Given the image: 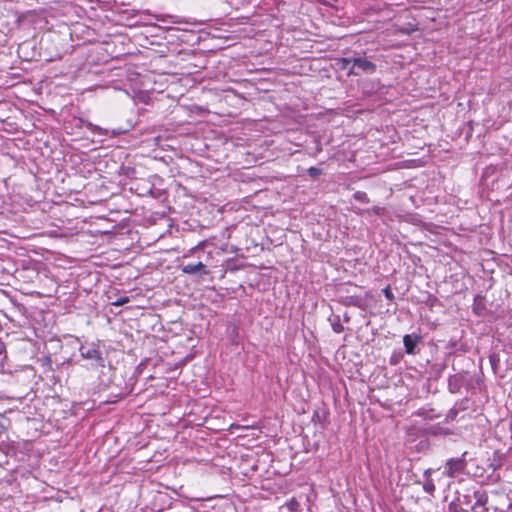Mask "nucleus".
<instances>
[{
  "label": "nucleus",
  "mask_w": 512,
  "mask_h": 512,
  "mask_svg": "<svg viewBox=\"0 0 512 512\" xmlns=\"http://www.w3.org/2000/svg\"><path fill=\"white\" fill-rule=\"evenodd\" d=\"M500 512H512V503L508 505V511H500Z\"/></svg>",
  "instance_id": "nucleus-28"
},
{
  "label": "nucleus",
  "mask_w": 512,
  "mask_h": 512,
  "mask_svg": "<svg viewBox=\"0 0 512 512\" xmlns=\"http://www.w3.org/2000/svg\"><path fill=\"white\" fill-rule=\"evenodd\" d=\"M383 293L385 295V297L389 300H392L394 298V295L390 289V287H386L383 289Z\"/></svg>",
  "instance_id": "nucleus-21"
},
{
  "label": "nucleus",
  "mask_w": 512,
  "mask_h": 512,
  "mask_svg": "<svg viewBox=\"0 0 512 512\" xmlns=\"http://www.w3.org/2000/svg\"><path fill=\"white\" fill-rule=\"evenodd\" d=\"M366 212L369 214L373 213L375 215L381 216L385 213V208L380 206H373L372 208L367 209Z\"/></svg>",
  "instance_id": "nucleus-19"
},
{
  "label": "nucleus",
  "mask_w": 512,
  "mask_h": 512,
  "mask_svg": "<svg viewBox=\"0 0 512 512\" xmlns=\"http://www.w3.org/2000/svg\"><path fill=\"white\" fill-rule=\"evenodd\" d=\"M128 302V298L127 297H123V298H120L118 299L117 301H115L113 304L116 305V306H121L125 303Z\"/></svg>",
  "instance_id": "nucleus-22"
},
{
  "label": "nucleus",
  "mask_w": 512,
  "mask_h": 512,
  "mask_svg": "<svg viewBox=\"0 0 512 512\" xmlns=\"http://www.w3.org/2000/svg\"><path fill=\"white\" fill-rule=\"evenodd\" d=\"M86 127L90 129L94 134L100 136H106L109 134L108 129L101 128L100 126L94 125L91 122H86Z\"/></svg>",
  "instance_id": "nucleus-12"
},
{
  "label": "nucleus",
  "mask_w": 512,
  "mask_h": 512,
  "mask_svg": "<svg viewBox=\"0 0 512 512\" xmlns=\"http://www.w3.org/2000/svg\"><path fill=\"white\" fill-rule=\"evenodd\" d=\"M377 70V65L370 61L365 55L355 54L352 59L351 70L348 71V76H360L363 74H374Z\"/></svg>",
  "instance_id": "nucleus-1"
},
{
  "label": "nucleus",
  "mask_w": 512,
  "mask_h": 512,
  "mask_svg": "<svg viewBox=\"0 0 512 512\" xmlns=\"http://www.w3.org/2000/svg\"><path fill=\"white\" fill-rule=\"evenodd\" d=\"M448 512H470L468 508L460 505L454 499L448 504Z\"/></svg>",
  "instance_id": "nucleus-13"
},
{
  "label": "nucleus",
  "mask_w": 512,
  "mask_h": 512,
  "mask_svg": "<svg viewBox=\"0 0 512 512\" xmlns=\"http://www.w3.org/2000/svg\"><path fill=\"white\" fill-rule=\"evenodd\" d=\"M430 474H431V469H427L425 472H424V476L426 477L425 479V482L423 484V490L430 494V495H433V493L435 492V484L433 482V480L430 478Z\"/></svg>",
  "instance_id": "nucleus-10"
},
{
  "label": "nucleus",
  "mask_w": 512,
  "mask_h": 512,
  "mask_svg": "<svg viewBox=\"0 0 512 512\" xmlns=\"http://www.w3.org/2000/svg\"><path fill=\"white\" fill-rule=\"evenodd\" d=\"M333 331L336 333H341L344 330L343 325L340 323L339 316H336V319L331 323Z\"/></svg>",
  "instance_id": "nucleus-18"
},
{
  "label": "nucleus",
  "mask_w": 512,
  "mask_h": 512,
  "mask_svg": "<svg viewBox=\"0 0 512 512\" xmlns=\"http://www.w3.org/2000/svg\"><path fill=\"white\" fill-rule=\"evenodd\" d=\"M353 56L343 57L336 60V65L340 70L349 71L352 67Z\"/></svg>",
  "instance_id": "nucleus-11"
},
{
  "label": "nucleus",
  "mask_w": 512,
  "mask_h": 512,
  "mask_svg": "<svg viewBox=\"0 0 512 512\" xmlns=\"http://www.w3.org/2000/svg\"><path fill=\"white\" fill-rule=\"evenodd\" d=\"M458 415V410L455 409V408H451L448 413L446 414V418H445V421L446 422H449V421H453Z\"/></svg>",
  "instance_id": "nucleus-20"
},
{
  "label": "nucleus",
  "mask_w": 512,
  "mask_h": 512,
  "mask_svg": "<svg viewBox=\"0 0 512 512\" xmlns=\"http://www.w3.org/2000/svg\"><path fill=\"white\" fill-rule=\"evenodd\" d=\"M466 455L467 452H464L461 457L448 459L445 463V470L443 474L450 478H454L457 475L464 473L467 466V461L465 459Z\"/></svg>",
  "instance_id": "nucleus-4"
},
{
  "label": "nucleus",
  "mask_w": 512,
  "mask_h": 512,
  "mask_svg": "<svg viewBox=\"0 0 512 512\" xmlns=\"http://www.w3.org/2000/svg\"><path fill=\"white\" fill-rule=\"evenodd\" d=\"M184 274L196 275L198 277L206 276L210 273L207 266L202 262L189 263L180 267Z\"/></svg>",
  "instance_id": "nucleus-5"
},
{
  "label": "nucleus",
  "mask_w": 512,
  "mask_h": 512,
  "mask_svg": "<svg viewBox=\"0 0 512 512\" xmlns=\"http://www.w3.org/2000/svg\"><path fill=\"white\" fill-rule=\"evenodd\" d=\"M197 248H198V246L193 247V248L190 250V252H193V251H194V250H196Z\"/></svg>",
  "instance_id": "nucleus-30"
},
{
  "label": "nucleus",
  "mask_w": 512,
  "mask_h": 512,
  "mask_svg": "<svg viewBox=\"0 0 512 512\" xmlns=\"http://www.w3.org/2000/svg\"><path fill=\"white\" fill-rule=\"evenodd\" d=\"M483 491V488L476 486L462 488L461 490H457L455 492V496L453 499L460 505L471 510V505H473L474 501H476L475 495L480 494Z\"/></svg>",
  "instance_id": "nucleus-3"
},
{
  "label": "nucleus",
  "mask_w": 512,
  "mask_h": 512,
  "mask_svg": "<svg viewBox=\"0 0 512 512\" xmlns=\"http://www.w3.org/2000/svg\"><path fill=\"white\" fill-rule=\"evenodd\" d=\"M422 336L418 334H406L403 337V344L405 347V352L407 354H415L418 344L421 342Z\"/></svg>",
  "instance_id": "nucleus-6"
},
{
  "label": "nucleus",
  "mask_w": 512,
  "mask_h": 512,
  "mask_svg": "<svg viewBox=\"0 0 512 512\" xmlns=\"http://www.w3.org/2000/svg\"><path fill=\"white\" fill-rule=\"evenodd\" d=\"M5 350V345L0 343V354Z\"/></svg>",
  "instance_id": "nucleus-27"
},
{
  "label": "nucleus",
  "mask_w": 512,
  "mask_h": 512,
  "mask_svg": "<svg viewBox=\"0 0 512 512\" xmlns=\"http://www.w3.org/2000/svg\"><path fill=\"white\" fill-rule=\"evenodd\" d=\"M80 354L84 359H87L91 362V365L95 368H103L105 366V359L103 357V351L100 349L99 345L91 343V344H83L81 345Z\"/></svg>",
  "instance_id": "nucleus-2"
},
{
  "label": "nucleus",
  "mask_w": 512,
  "mask_h": 512,
  "mask_svg": "<svg viewBox=\"0 0 512 512\" xmlns=\"http://www.w3.org/2000/svg\"><path fill=\"white\" fill-rule=\"evenodd\" d=\"M111 133H112L113 136H117V135L121 134L122 131H120V130H112Z\"/></svg>",
  "instance_id": "nucleus-26"
},
{
  "label": "nucleus",
  "mask_w": 512,
  "mask_h": 512,
  "mask_svg": "<svg viewBox=\"0 0 512 512\" xmlns=\"http://www.w3.org/2000/svg\"><path fill=\"white\" fill-rule=\"evenodd\" d=\"M347 305H357V299L354 297H350L347 302H345Z\"/></svg>",
  "instance_id": "nucleus-24"
},
{
  "label": "nucleus",
  "mask_w": 512,
  "mask_h": 512,
  "mask_svg": "<svg viewBox=\"0 0 512 512\" xmlns=\"http://www.w3.org/2000/svg\"><path fill=\"white\" fill-rule=\"evenodd\" d=\"M322 172H323V170L321 168L314 167V166L308 168V170H307L308 175L312 179H317L322 174Z\"/></svg>",
  "instance_id": "nucleus-17"
},
{
  "label": "nucleus",
  "mask_w": 512,
  "mask_h": 512,
  "mask_svg": "<svg viewBox=\"0 0 512 512\" xmlns=\"http://www.w3.org/2000/svg\"><path fill=\"white\" fill-rule=\"evenodd\" d=\"M476 501L471 505L470 512H490L488 508L489 496L486 490L476 494Z\"/></svg>",
  "instance_id": "nucleus-7"
},
{
  "label": "nucleus",
  "mask_w": 512,
  "mask_h": 512,
  "mask_svg": "<svg viewBox=\"0 0 512 512\" xmlns=\"http://www.w3.org/2000/svg\"><path fill=\"white\" fill-rule=\"evenodd\" d=\"M318 2L333 7V3L337 2L338 0H317Z\"/></svg>",
  "instance_id": "nucleus-23"
},
{
  "label": "nucleus",
  "mask_w": 512,
  "mask_h": 512,
  "mask_svg": "<svg viewBox=\"0 0 512 512\" xmlns=\"http://www.w3.org/2000/svg\"><path fill=\"white\" fill-rule=\"evenodd\" d=\"M353 198L356 200V201H359L361 203H369L370 202V199L367 195L366 192L364 191H356L354 194H353Z\"/></svg>",
  "instance_id": "nucleus-15"
},
{
  "label": "nucleus",
  "mask_w": 512,
  "mask_h": 512,
  "mask_svg": "<svg viewBox=\"0 0 512 512\" xmlns=\"http://www.w3.org/2000/svg\"><path fill=\"white\" fill-rule=\"evenodd\" d=\"M315 419H318V414H317V413H315V414L313 415V421H315Z\"/></svg>",
  "instance_id": "nucleus-29"
},
{
  "label": "nucleus",
  "mask_w": 512,
  "mask_h": 512,
  "mask_svg": "<svg viewBox=\"0 0 512 512\" xmlns=\"http://www.w3.org/2000/svg\"><path fill=\"white\" fill-rule=\"evenodd\" d=\"M446 369V364H440L436 365L434 367H431V374L434 375V377L439 378L443 374V372Z\"/></svg>",
  "instance_id": "nucleus-16"
},
{
  "label": "nucleus",
  "mask_w": 512,
  "mask_h": 512,
  "mask_svg": "<svg viewBox=\"0 0 512 512\" xmlns=\"http://www.w3.org/2000/svg\"><path fill=\"white\" fill-rule=\"evenodd\" d=\"M6 430V426L2 421H0V435Z\"/></svg>",
  "instance_id": "nucleus-25"
},
{
  "label": "nucleus",
  "mask_w": 512,
  "mask_h": 512,
  "mask_svg": "<svg viewBox=\"0 0 512 512\" xmlns=\"http://www.w3.org/2000/svg\"><path fill=\"white\" fill-rule=\"evenodd\" d=\"M473 311L478 316L484 315L486 311L485 297L482 295H476L473 303Z\"/></svg>",
  "instance_id": "nucleus-9"
},
{
  "label": "nucleus",
  "mask_w": 512,
  "mask_h": 512,
  "mask_svg": "<svg viewBox=\"0 0 512 512\" xmlns=\"http://www.w3.org/2000/svg\"><path fill=\"white\" fill-rule=\"evenodd\" d=\"M464 384V375L457 373L450 375L448 378V391L452 394L460 392Z\"/></svg>",
  "instance_id": "nucleus-8"
},
{
  "label": "nucleus",
  "mask_w": 512,
  "mask_h": 512,
  "mask_svg": "<svg viewBox=\"0 0 512 512\" xmlns=\"http://www.w3.org/2000/svg\"><path fill=\"white\" fill-rule=\"evenodd\" d=\"M430 433L432 435L438 436V435H450L452 434L451 430L448 428H444L441 426H433L430 428Z\"/></svg>",
  "instance_id": "nucleus-14"
}]
</instances>
